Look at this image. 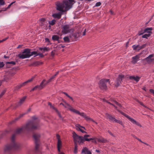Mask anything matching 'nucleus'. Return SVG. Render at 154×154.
<instances>
[{"label": "nucleus", "instance_id": "obj_17", "mask_svg": "<svg viewBox=\"0 0 154 154\" xmlns=\"http://www.w3.org/2000/svg\"><path fill=\"white\" fill-rule=\"evenodd\" d=\"M42 83H41L39 85H38L35 86L34 87L32 90L31 91H34L35 90H36L37 89H38V90H40L42 89Z\"/></svg>", "mask_w": 154, "mask_h": 154}, {"label": "nucleus", "instance_id": "obj_40", "mask_svg": "<svg viewBox=\"0 0 154 154\" xmlns=\"http://www.w3.org/2000/svg\"><path fill=\"white\" fill-rule=\"evenodd\" d=\"M114 122L118 123L122 125H123L122 121L119 120H118L116 119Z\"/></svg>", "mask_w": 154, "mask_h": 154}, {"label": "nucleus", "instance_id": "obj_1", "mask_svg": "<svg viewBox=\"0 0 154 154\" xmlns=\"http://www.w3.org/2000/svg\"><path fill=\"white\" fill-rule=\"evenodd\" d=\"M33 120L30 121L21 128L17 129L15 133L19 134L22 132L29 131L38 129L39 127L38 121L35 117H32Z\"/></svg>", "mask_w": 154, "mask_h": 154}, {"label": "nucleus", "instance_id": "obj_57", "mask_svg": "<svg viewBox=\"0 0 154 154\" xmlns=\"http://www.w3.org/2000/svg\"><path fill=\"white\" fill-rule=\"evenodd\" d=\"M88 117L89 118V119H86L87 120H91V121H92L93 122H94L96 124H97V122H96L94 121L92 119H91L90 118Z\"/></svg>", "mask_w": 154, "mask_h": 154}, {"label": "nucleus", "instance_id": "obj_21", "mask_svg": "<svg viewBox=\"0 0 154 154\" xmlns=\"http://www.w3.org/2000/svg\"><path fill=\"white\" fill-rule=\"evenodd\" d=\"M97 141H98L99 142H100V143H106L107 142H108L107 140L106 139L103 137H101L100 138H97Z\"/></svg>", "mask_w": 154, "mask_h": 154}, {"label": "nucleus", "instance_id": "obj_48", "mask_svg": "<svg viewBox=\"0 0 154 154\" xmlns=\"http://www.w3.org/2000/svg\"><path fill=\"white\" fill-rule=\"evenodd\" d=\"M103 101H106V102L107 103H109V104H111L113 106H114L116 108V106H115L114 105H113V104L111 103L110 102H108L105 99H103Z\"/></svg>", "mask_w": 154, "mask_h": 154}, {"label": "nucleus", "instance_id": "obj_45", "mask_svg": "<svg viewBox=\"0 0 154 154\" xmlns=\"http://www.w3.org/2000/svg\"><path fill=\"white\" fill-rule=\"evenodd\" d=\"M5 65V64L3 62H0V68L3 67Z\"/></svg>", "mask_w": 154, "mask_h": 154}, {"label": "nucleus", "instance_id": "obj_13", "mask_svg": "<svg viewBox=\"0 0 154 154\" xmlns=\"http://www.w3.org/2000/svg\"><path fill=\"white\" fill-rule=\"evenodd\" d=\"M153 56L154 55L153 54H150L148 57L145 58L144 60H146V61L149 63L153 62L154 61V59L152 58Z\"/></svg>", "mask_w": 154, "mask_h": 154}, {"label": "nucleus", "instance_id": "obj_52", "mask_svg": "<svg viewBox=\"0 0 154 154\" xmlns=\"http://www.w3.org/2000/svg\"><path fill=\"white\" fill-rule=\"evenodd\" d=\"M56 112H57V114L58 116H59V117L62 119V116H61V115L60 114V113H59V112L58 111V110H57V111H56Z\"/></svg>", "mask_w": 154, "mask_h": 154}, {"label": "nucleus", "instance_id": "obj_9", "mask_svg": "<svg viewBox=\"0 0 154 154\" xmlns=\"http://www.w3.org/2000/svg\"><path fill=\"white\" fill-rule=\"evenodd\" d=\"M69 110L76 114L82 116L83 117L86 119H89L88 116H87L84 112H80L78 110L72 108L71 106L69 109Z\"/></svg>", "mask_w": 154, "mask_h": 154}, {"label": "nucleus", "instance_id": "obj_34", "mask_svg": "<svg viewBox=\"0 0 154 154\" xmlns=\"http://www.w3.org/2000/svg\"><path fill=\"white\" fill-rule=\"evenodd\" d=\"M64 41L65 42H70L69 39L68 37L66 36L63 38Z\"/></svg>", "mask_w": 154, "mask_h": 154}, {"label": "nucleus", "instance_id": "obj_22", "mask_svg": "<svg viewBox=\"0 0 154 154\" xmlns=\"http://www.w3.org/2000/svg\"><path fill=\"white\" fill-rule=\"evenodd\" d=\"M35 78V76H33V77H32L30 79H29L27 81L24 82L22 83V85L23 86H25V85H26V84L29 82H32L33 80V79H34V78Z\"/></svg>", "mask_w": 154, "mask_h": 154}, {"label": "nucleus", "instance_id": "obj_32", "mask_svg": "<svg viewBox=\"0 0 154 154\" xmlns=\"http://www.w3.org/2000/svg\"><path fill=\"white\" fill-rule=\"evenodd\" d=\"M76 126L77 127V129L78 130H79L80 129L82 128H84V129H85V127L83 126H82L79 124L77 125H76Z\"/></svg>", "mask_w": 154, "mask_h": 154}, {"label": "nucleus", "instance_id": "obj_39", "mask_svg": "<svg viewBox=\"0 0 154 154\" xmlns=\"http://www.w3.org/2000/svg\"><path fill=\"white\" fill-rule=\"evenodd\" d=\"M23 87V86L22 85V84H21L19 85H18L17 86H16V87H15V90H17L19 89H20V88H21V87Z\"/></svg>", "mask_w": 154, "mask_h": 154}, {"label": "nucleus", "instance_id": "obj_54", "mask_svg": "<svg viewBox=\"0 0 154 154\" xmlns=\"http://www.w3.org/2000/svg\"><path fill=\"white\" fill-rule=\"evenodd\" d=\"M149 91L152 93L154 96V90L152 89H149Z\"/></svg>", "mask_w": 154, "mask_h": 154}, {"label": "nucleus", "instance_id": "obj_49", "mask_svg": "<svg viewBox=\"0 0 154 154\" xmlns=\"http://www.w3.org/2000/svg\"><path fill=\"white\" fill-rule=\"evenodd\" d=\"M115 103L117 105L119 106V107H121V105L118 102H117L116 101H114Z\"/></svg>", "mask_w": 154, "mask_h": 154}, {"label": "nucleus", "instance_id": "obj_5", "mask_svg": "<svg viewBox=\"0 0 154 154\" xmlns=\"http://www.w3.org/2000/svg\"><path fill=\"white\" fill-rule=\"evenodd\" d=\"M31 49L26 48L24 49L22 53H20L18 55V57L20 59H24L28 58L30 57L29 54Z\"/></svg>", "mask_w": 154, "mask_h": 154}, {"label": "nucleus", "instance_id": "obj_44", "mask_svg": "<svg viewBox=\"0 0 154 154\" xmlns=\"http://www.w3.org/2000/svg\"><path fill=\"white\" fill-rule=\"evenodd\" d=\"M8 38V37H7L6 38L3 39L2 40H0V43L6 41Z\"/></svg>", "mask_w": 154, "mask_h": 154}, {"label": "nucleus", "instance_id": "obj_4", "mask_svg": "<svg viewBox=\"0 0 154 154\" xmlns=\"http://www.w3.org/2000/svg\"><path fill=\"white\" fill-rule=\"evenodd\" d=\"M72 135L74 144H77V143L80 144L85 142L83 137L78 135L75 132L73 133Z\"/></svg>", "mask_w": 154, "mask_h": 154}, {"label": "nucleus", "instance_id": "obj_10", "mask_svg": "<svg viewBox=\"0 0 154 154\" xmlns=\"http://www.w3.org/2000/svg\"><path fill=\"white\" fill-rule=\"evenodd\" d=\"M121 113L122 115H124V116L127 118L132 123L135 124L140 127H142V126L139 122H137L136 120H135L131 118L130 116L127 114L123 112H121Z\"/></svg>", "mask_w": 154, "mask_h": 154}, {"label": "nucleus", "instance_id": "obj_62", "mask_svg": "<svg viewBox=\"0 0 154 154\" xmlns=\"http://www.w3.org/2000/svg\"><path fill=\"white\" fill-rule=\"evenodd\" d=\"M51 108L53 109L54 110L56 111H57V110L53 106H52L51 107Z\"/></svg>", "mask_w": 154, "mask_h": 154}, {"label": "nucleus", "instance_id": "obj_50", "mask_svg": "<svg viewBox=\"0 0 154 154\" xmlns=\"http://www.w3.org/2000/svg\"><path fill=\"white\" fill-rule=\"evenodd\" d=\"M5 4V2L3 1H0V5H4Z\"/></svg>", "mask_w": 154, "mask_h": 154}, {"label": "nucleus", "instance_id": "obj_6", "mask_svg": "<svg viewBox=\"0 0 154 154\" xmlns=\"http://www.w3.org/2000/svg\"><path fill=\"white\" fill-rule=\"evenodd\" d=\"M109 79H103L100 80L99 82V85L100 88L102 90H106L107 89L106 83H109Z\"/></svg>", "mask_w": 154, "mask_h": 154}, {"label": "nucleus", "instance_id": "obj_27", "mask_svg": "<svg viewBox=\"0 0 154 154\" xmlns=\"http://www.w3.org/2000/svg\"><path fill=\"white\" fill-rule=\"evenodd\" d=\"M132 48L133 50H137L139 51L141 49L140 46L138 45H134L132 46Z\"/></svg>", "mask_w": 154, "mask_h": 154}, {"label": "nucleus", "instance_id": "obj_55", "mask_svg": "<svg viewBox=\"0 0 154 154\" xmlns=\"http://www.w3.org/2000/svg\"><path fill=\"white\" fill-rule=\"evenodd\" d=\"M55 78L54 77V76H52L51 78H50L49 80V81L51 82Z\"/></svg>", "mask_w": 154, "mask_h": 154}, {"label": "nucleus", "instance_id": "obj_35", "mask_svg": "<svg viewBox=\"0 0 154 154\" xmlns=\"http://www.w3.org/2000/svg\"><path fill=\"white\" fill-rule=\"evenodd\" d=\"M56 22V21L55 20H53L51 21H49V23L50 25L53 26L55 24Z\"/></svg>", "mask_w": 154, "mask_h": 154}, {"label": "nucleus", "instance_id": "obj_8", "mask_svg": "<svg viewBox=\"0 0 154 154\" xmlns=\"http://www.w3.org/2000/svg\"><path fill=\"white\" fill-rule=\"evenodd\" d=\"M71 30V28L69 25H64L62 27V32L64 34H66L70 32Z\"/></svg>", "mask_w": 154, "mask_h": 154}, {"label": "nucleus", "instance_id": "obj_33", "mask_svg": "<svg viewBox=\"0 0 154 154\" xmlns=\"http://www.w3.org/2000/svg\"><path fill=\"white\" fill-rule=\"evenodd\" d=\"M75 145V148L74 151V152L75 154H76L77 152V148H78V146H77V144H74Z\"/></svg>", "mask_w": 154, "mask_h": 154}, {"label": "nucleus", "instance_id": "obj_51", "mask_svg": "<svg viewBox=\"0 0 154 154\" xmlns=\"http://www.w3.org/2000/svg\"><path fill=\"white\" fill-rule=\"evenodd\" d=\"M146 44H144L143 45H142L140 46V48L141 49L142 48H144L146 46Z\"/></svg>", "mask_w": 154, "mask_h": 154}, {"label": "nucleus", "instance_id": "obj_16", "mask_svg": "<svg viewBox=\"0 0 154 154\" xmlns=\"http://www.w3.org/2000/svg\"><path fill=\"white\" fill-rule=\"evenodd\" d=\"M82 153H84V154H91V152L88 150V148L86 147L83 148L82 151Z\"/></svg>", "mask_w": 154, "mask_h": 154}, {"label": "nucleus", "instance_id": "obj_64", "mask_svg": "<svg viewBox=\"0 0 154 154\" xmlns=\"http://www.w3.org/2000/svg\"><path fill=\"white\" fill-rule=\"evenodd\" d=\"M58 73H59L58 72H56V74L54 75H53V76H54V77L55 78L56 76V75H57L58 74Z\"/></svg>", "mask_w": 154, "mask_h": 154}, {"label": "nucleus", "instance_id": "obj_24", "mask_svg": "<svg viewBox=\"0 0 154 154\" xmlns=\"http://www.w3.org/2000/svg\"><path fill=\"white\" fill-rule=\"evenodd\" d=\"M61 14L60 13H56L52 15V16L54 18L59 19L61 18Z\"/></svg>", "mask_w": 154, "mask_h": 154}, {"label": "nucleus", "instance_id": "obj_37", "mask_svg": "<svg viewBox=\"0 0 154 154\" xmlns=\"http://www.w3.org/2000/svg\"><path fill=\"white\" fill-rule=\"evenodd\" d=\"M62 93L64 94L67 97H68L70 99H71L72 100H73V99L72 98V97H70L69 95L66 93L65 92H63Z\"/></svg>", "mask_w": 154, "mask_h": 154}, {"label": "nucleus", "instance_id": "obj_60", "mask_svg": "<svg viewBox=\"0 0 154 154\" xmlns=\"http://www.w3.org/2000/svg\"><path fill=\"white\" fill-rule=\"evenodd\" d=\"M79 131H80L82 133H87L86 132L83 131V130H82V128L81 129H80L79 130Z\"/></svg>", "mask_w": 154, "mask_h": 154}, {"label": "nucleus", "instance_id": "obj_63", "mask_svg": "<svg viewBox=\"0 0 154 154\" xmlns=\"http://www.w3.org/2000/svg\"><path fill=\"white\" fill-rule=\"evenodd\" d=\"M56 136L57 139L58 140H58H60V136L58 134H57Z\"/></svg>", "mask_w": 154, "mask_h": 154}, {"label": "nucleus", "instance_id": "obj_30", "mask_svg": "<svg viewBox=\"0 0 154 154\" xmlns=\"http://www.w3.org/2000/svg\"><path fill=\"white\" fill-rule=\"evenodd\" d=\"M39 49L41 51H42V50H43V52H45V51H48L49 50V49L48 47H44L43 48H39Z\"/></svg>", "mask_w": 154, "mask_h": 154}, {"label": "nucleus", "instance_id": "obj_11", "mask_svg": "<svg viewBox=\"0 0 154 154\" xmlns=\"http://www.w3.org/2000/svg\"><path fill=\"white\" fill-rule=\"evenodd\" d=\"M124 77V75H119V77L117 78L116 81L115 82V86L117 87L120 85L122 81V79Z\"/></svg>", "mask_w": 154, "mask_h": 154}, {"label": "nucleus", "instance_id": "obj_61", "mask_svg": "<svg viewBox=\"0 0 154 154\" xmlns=\"http://www.w3.org/2000/svg\"><path fill=\"white\" fill-rule=\"evenodd\" d=\"M108 132L111 135L115 137L114 135L111 132V131L109 130L108 131Z\"/></svg>", "mask_w": 154, "mask_h": 154}, {"label": "nucleus", "instance_id": "obj_3", "mask_svg": "<svg viewBox=\"0 0 154 154\" xmlns=\"http://www.w3.org/2000/svg\"><path fill=\"white\" fill-rule=\"evenodd\" d=\"M33 137L35 140V151L36 152H39V146L40 144V135L38 133H34L33 135Z\"/></svg>", "mask_w": 154, "mask_h": 154}, {"label": "nucleus", "instance_id": "obj_58", "mask_svg": "<svg viewBox=\"0 0 154 154\" xmlns=\"http://www.w3.org/2000/svg\"><path fill=\"white\" fill-rule=\"evenodd\" d=\"M88 117L89 118V119H86L87 120H91V121H92L93 122H94L96 124H97V122H96L94 121L92 119H91L90 118Z\"/></svg>", "mask_w": 154, "mask_h": 154}, {"label": "nucleus", "instance_id": "obj_18", "mask_svg": "<svg viewBox=\"0 0 154 154\" xmlns=\"http://www.w3.org/2000/svg\"><path fill=\"white\" fill-rule=\"evenodd\" d=\"M129 79L131 80H134L136 82H137L139 81L140 78L138 76L135 77L134 76H131L129 77Z\"/></svg>", "mask_w": 154, "mask_h": 154}, {"label": "nucleus", "instance_id": "obj_29", "mask_svg": "<svg viewBox=\"0 0 154 154\" xmlns=\"http://www.w3.org/2000/svg\"><path fill=\"white\" fill-rule=\"evenodd\" d=\"M65 104H63V103H60V104L61 105H63L65 108H67V109H69L70 108V105L69 104H68V103H66V102H65Z\"/></svg>", "mask_w": 154, "mask_h": 154}, {"label": "nucleus", "instance_id": "obj_42", "mask_svg": "<svg viewBox=\"0 0 154 154\" xmlns=\"http://www.w3.org/2000/svg\"><path fill=\"white\" fill-rule=\"evenodd\" d=\"M14 2H11L10 5H8V7L5 9V10H6L7 9H8L10 8L11 6L14 3Z\"/></svg>", "mask_w": 154, "mask_h": 154}, {"label": "nucleus", "instance_id": "obj_41", "mask_svg": "<svg viewBox=\"0 0 154 154\" xmlns=\"http://www.w3.org/2000/svg\"><path fill=\"white\" fill-rule=\"evenodd\" d=\"M61 146V142L60 140H58L57 142V147H60Z\"/></svg>", "mask_w": 154, "mask_h": 154}, {"label": "nucleus", "instance_id": "obj_7", "mask_svg": "<svg viewBox=\"0 0 154 154\" xmlns=\"http://www.w3.org/2000/svg\"><path fill=\"white\" fill-rule=\"evenodd\" d=\"M86 29H85L84 31L82 32V35H81L82 32H79L78 33H75L70 35V38L71 40L73 41H75L76 39L79 37H82V36H84L85 35Z\"/></svg>", "mask_w": 154, "mask_h": 154}, {"label": "nucleus", "instance_id": "obj_26", "mask_svg": "<svg viewBox=\"0 0 154 154\" xmlns=\"http://www.w3.org/2000/svg\"><path fill=\"white\" fill-rule=\"evenodd\" d=\"M9 64H11L13 65H15L16 64V62L14 61H12L11 62H6L5 66L8 68H9L11 66H8V65Z\"/></svg>", "mask_w": 154, "mask_h": 154}, {"label": "nucleus", "instance_id": "obj_53", "mask_svg": "<svg viewBox=\"0 0 154 154\" xmlns=\"http://www.w3.org/2000/svg\"><path fill=\"white\" fill-rule=\"evenodd\" d=\"M5 91H4L2 92L1 94H0V97H1L2 96L5 94Z\"/></svg>", "mask_w": 154, "mask_h": 154}, {"label": "nucleus", "instance_id": "obj_47", "mask_svg": "<svg viewBox=\"0 0 154 154\" xmlns=\"http://www.w3.org/2000/svg\"><path fill=\"white\" fill-rule=\"evenodd\" d=\"M45 19L44 18H42L39 19V20L42 22H44L45 21Z\"/></svg>", "mask_w": 154, "mask_h": 154}, {"label": "nucleus", "instance_id": "obj_19", "mask_svg": "<svg viewBox=\"0 0 154 154\" xmlns=\"http://www.w3.org/2000/svg\"><path fill=\"white\" fill-rule=\"evenodd\" d=\"M153 28L152 27H148L145 28L144 30V32L146 33H148L149 34H151L152 33V32L151 31L152 30Z\"/></svg>", "mask_w": 154, "mask_h": 154}, {"label": "nucleus", "instance_id": "obj_20", "mask_svg": "<svg viewBox=\"0 0 154 154\" xmlns=\"http://www.w3.org/2000/svg\"><path fill=\"white\" fill-rule=\"evenodd\" d=\"M26 98V96H24V97H23L21 99H20L18 103V105L20 106L23 103H24Z\"/></svg>", "mask_w": 154, "mask_h": 154}, {"label": "nucleus", "instance_id": "obj_43", "mask_svg": "<svg viewBox=\"0 0 154 154\" xmlns=\"http://www.w3.org/2000/svg\"><path fill=\"white\" fill-rule=\"evenodd\" d=\"M101 5V3L100 2H97L95 6L98 7L100 6Z\"/></svg>", "mask_w": 154, "mask_h": 154}, {"label": "nucleus", "instance_id": "obj_56", "mask_svg": "<svg viewBox=\"0 0 154 154\" xmlns=\"http://www.w3.org/2000/svg\"><path fill=\"white\" fill-rule=\"evenodd\" d=\"M55 78L54 77V76H52L51 78H50L49 80V81L51 82Z\"/></svg>", "mask_w": 154, "mask_h": 154}, {"label": "nucleus", "instance_id": "obj_2", "mask_svg": "<svg viewBox=\"0 0 154 154\" xmlns=\"http://www.w3.org/2000/svg\"><path fill=\"white\" fill-rule=\"evenodd\" d=\"M15 134H13L11 138V142L6 145L5 147L4 150L5 153H9L12 149L17 150L19 149L20 145L15 140Z\"/></svg>", "mask_w": 154, "mask_h": 154}, {"label": "nucleus", "instance_id": "obj_12", "mask_svg": "<svg viewBox=\"0 0 154 154\" xmlns=\"http://www.w3.org/2000/svg\"><path fill=\"white\" fill-rule=\"evenodd\" d=\"M13 75V74L11 73H7L6 74L4 75L3 79L2 81V82L3 81L7 82L11 79V77Z\"/></svg>", "mask_w": 154, "mask_h": 154}, {"label": "nucleus", "instance_id": "obj_23", "mask_svg": "<svg viewBox=\"0 0 154 154\" xmlns=\"http://www.w3.org/2000/svg\"><path fill=\"white\" fill-rule=\"evenodd\" d=\"M51 82L49 80L46 81L45 79H43L42 82L41 83H42V89L45 87V86L47 85L48 83Z\"/></svg>", "mask_w": 154, "mask_h": 154}, {"label": "nucleus", "instance_id": "obj_59", "mask_svg": "<svg viewBox=\"0 0 154 154\" xmlns=\"http://www.w3.org/2000/svg\"><path fill=\"white\" fill-rule=\"evenodd\" d=\"M45 41L46 42H50L49 39L47 38H45Z\"/></svg>", "mask_w": 154, "mask_h": 154}, {"label": "nucleus", "instance_id": "obj_14", "mask_svg": "<svg viewBox=\"0 0 154 154\" xmlns=\"http://www.w3.org/2000/svg\"><path fill=\"white\" fill-rule=\"evenodd\" d=\"M139 56L137 55L132 57V63L134 64L136 63L139 60Z\"/></svg>", "mask_w": 154, "mask_h": 154}, {"label": "nucleus", "instance_id": "obj_46", "mask_svg": "<svg viewBox=\"0 0 154 154\" xmlns=\"http://www.w3.org/2000/svg\"><path fill=\"white\" fill-rule=\"evenodd\" d=\"M144 33H145V32H144V31H143V32L142 31H139L138 32V35H140Z\"/></svg>", "mask_w": 154, "mask_h": 154}, {"label": "nucleus", "instance_id": "obj_15", "mask_svg": "<svg viewBox=\"0 0 154 154\" xmlns=\"http://www.w3.org/2000/svg\"><path fill=\"white\" fill-rule=\"evenodd\" d=\"M106 117L107 119L109 120L110 121L114 122L116 119L111 115L106 114Z\"/></svg>", "mask_w": 154, "mask_h": 154}, {"label": "nucleus", "instance_id": "obj_28", "mask_svg": "<svg viewBox=\"0 0 154 154\" xmlns=\"http://www.w3.org/2000/svg\"><path fill=\"white\" fill-rule=\"evenodd\" d=\"M52 40L54 41H58L59 40L60 37L58 36L57 35H54L52 36Z\"/></svg>", "mask_w": 154, "mask_h": 154}, {"label": "nucleus", "instance_id": "obj_25", "mask_svg": "<svg viewBox=\"0 0 154 154\" xmlns=\"http://www.w3.org/2000/svg\"><path fill=\"white\" fill-rule=\"evenodd\" d=\"M90 137V135H88V134L85 135H84V137H83L84 141H88L90 140H92L93 139L92 138H87V137Z\"/></svg>", "mask_w": 154, "mask_h": 154}, {"label": "nucleus", "instance_id": "obj_38", "mask_svg": "<svg viewBox=\"0 0 154 154\" xmlns=\"http://www.w3.org/2000/svg\"><path fill=\"white\" fill-rule=\"evenodd\" d=\"M24 115V114H21L20 115L19 117H18L16 118L12 122H15L16 121H17V120H18L19 119H20V118H21V117H22L23 115Z\"/></svg>", "mask_w": 154, "mask_h": 154}, {"label": "nucleus", "instance_id": "obj_31", "mask_svg": "<svg viewBox=\"0 0 154 154\" xmlns=\"http://www.w3.org/2000/svg\"><path fill=\"white\" fill-rule=\"evenodd\" d=\"M34 55H35L34 57L36 56L37 55H39V54H38L37 52H36V51L31 52L30 51V53L29 54L30 57Z\"/></svg>", "mask_w": 154, "mask_h": 154}, {"label": "nucleus", "instance_id": "obj_36", "mask_svg": "<svg viewBox=\"0 0 154 154\" xmlns=\"http://www.w3.org/2000/svg\"><path fill=\"white\" fill-rule=\"evenodd\" d=\"M150 34H146L142 35V38H147L148 37L150 36Z\"/></svg>", "mask_w": 154, "mask_h": 154}]
</instances>
